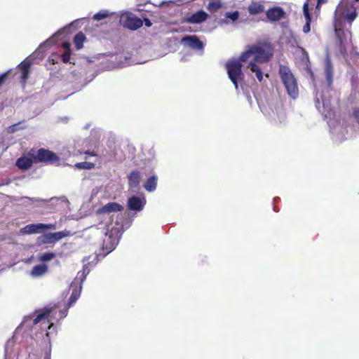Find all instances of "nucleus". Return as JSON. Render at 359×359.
<instances>
[{
    "mask_svg": "<svg viewBox=\"0 0 359 359\" xmlns=\"http://www.w3.org/2000/svg\"><path fill=\"white\" fill-rule=\"evenodd\" d=\"M274 48L271 42L267 41H258L248 46V50L241 55V60L247 61L254 56V62H268L273 55Z\"/></svg>",
    "mask_w": 359,
    "mask_h": 359,
    "instance_id": "1",
    "label": "nucleus"
},
{
    "mask_svg": "<svg viewBox=\"0 0 359 359\" xmlns=\"http://www.w3.org/2000/svg\"><path fill=\"white\" fill-rule=\"evenodd\" d=\"M278 74L287 90V94L292 98H296L299 94L297 79L291 69L285 65H280Z\"/></svg>",
    "mask_w": 359,
    "mask_h": 359,
    "instance_id": "2",
    "label": "nucleus"
},
{
    "mask_svg": "<svg viewBox=\"0 0 359 359\" xmlns=\"http://www.w3.org/2000/svg\"><path fill=\"white\" fill-rule=\"evenodd\" d=\"M242 62L241 56L238 60H229L225 64V67L228 74V76L231 81L233 83L236 89L238 88V83L244 79V74L242 72Z\"/></svg>",
    "mask_w": 359,
    "mask_h": 359,
    "instance_id": "3",
    "label": "nucleus"
},
{
    "mask_svg": "<svg viewBox=\"0 0 359 359\" xmlns=\"http://www.w3.org/2000/svg\"><path fill=\"white\" fill-rule=\"evenodd\" d=\"M348 7V4L346 1H342L337 6L334 12L335 20L334 25L337 22H339L341 23V29H344L342 25V20H346L349 24H351L358 15L355 9H353L350 11Z\"/></svg>",
    "mask_w": 359,
    "mask_h": 359,
    "instance_id": "4",
    "label": "nucleus"
},
{
    "mask_svg": "<svg viewBox=\"0 0 359 359\" xmlns=\"http://www.w3.org/2000/svg\"><path fill=\"white\" fill-rule=\"evenodd\" d=\"M334 31L337 38V48L339 52V54L347 61L348 53L347 46L348 45V37L351 35V33H346L344 29L341 28V23L337 22L334 24Z\"/></svg>",
    "mask_w": 359,
    "mask_h": 359,
    "instance_id": "5",
    "label": "nucleus"
},
{
    "mask_svg": "<svg viewBox=\"0 0 359 359\" xmlns=\"http://www.w3.org/2000/svg\"><path fill=\"white\" fill-rule=\"evenodd\" d=\"M34 161L35 163L55 164L59 163L60 158L53 151L41 148L34 154Z\"/></svg>",
    "mask_w": 359,
    "mask_h": 359,
    "instance_id": "6",
    "label": "nucleus"
},
{
    "mask_svg": "<svg viewBox=\"0 0 359 359\" xmlns=\"http://www.w3.org/2000/svg\"><path fill=\"white\" fill-rule=\"evenodd\" d=\"M120 24L128 29L136 30L143 25V21L135 15L130 12H126L120 16Z\"/></svg>",
    "mask_w": 359,
    "mask_h": 359,
    "instance_id": "7",
    "label": "nucleus"
},
{
    "mask_svg": "<svg viewBox=\"0 0 359 359\" xmlns=\"http://www.w3.org/2000/svg\"><path fill=\"white\" fill-rule=\"evenodd\" d=\"M119 230L118 228H111L105 233L103 238V248L111 251L118 244L119 238Z\"/></svg>",
    "mask_w": 359,
    "mask_h": 359,
    "instance_id": "8",
    "label": "nucleus"
},
{
    "mask_svg": "<svg viewBox=\"0 0 359 359\" xmlns=\"http://www.w3.org/2000/svg\"><path fill=\"white\" fill-rule=\"evenodd\" d=\"M48 229H55V225L53 224H31L26 225L25 227L21 229L20 231L23 234H32L40 233L44 230Z\"/></svg>",
    "mask_w": 359,
    "mask_h": 359,
    "instance_id": "9",
    "label": "nucleus"
},
{
    "mask_svg": "<svg viewBox=\"0 0 359 359\" xmlns=\"http://www.w3.org/2000/svg\"><path fill=\"white\" fill-rule=\"evenodd\" d=\"M181 42L193 50H203L204 48L203 43L196 35L185 36L182 39Z\"/></svg>",
    "mask_w": 359,
    "mask_h": 359,
    "instance_id": "10",
    "label": "nucleus"
},
{
    "mask_svg": "<svg viewBox=\"0 0 359 359\" xmlns=\"http://www.w3.org/2000/svg\"><path fill=\"white\" fill-rule=\"evenodd\" d=\"M208 18V14L203 10H199L191 15L184 18L183 22L190 24H201L205 22Z\"/></svg>",
    "mask_w": 359,
    "mask_h": 359,
    "instance_id": "11",
    "label": "nucleus"
},
{
    "mask_svg": "<svg viewBox=\"0 0 359 359\" xmlns=\"http://www.w3.org/2000/svg\"><path fill=\"white\" fill-rule=\"evenodd\" d=\"M266 15L270 22H276L285 17V12L281 7L275 6L267 10Z\"/></svg>",
    "mask_w": 359,
    "mask_h": 359,
    "instance_id": "12",
    "label": "nucleus"
},
{
    "mask_svg": "<svg viewBox=\"0 0 359 359\" xmlns=\"http://www.w3.org/2000/svg\"><path fill=\"white\" fill-rule=\"evenodd\" d=\"M324 72L327 83V86L329 88H331L333 83L334 69L331 62L330 56L328 53L326 55L325 59Z\"/></svg>",
    "mask_w": 359,
    "mask_h": 359,
    "instance_id": "13",
    "label": "nucleus"
},
{
    "mask_svg": "<svg viewBox=\"0 0 359 359\" xmlns=\"http://www.w3.org/2000/svg\"><path fill=\"white\" fill-rule=\"evenodd\" d=\"M123 210V207L116 202H109L97 210L98 214H105L111 212H120Z\"/></svg>",
    "mask_w": 359,
    "mask_h": 359,
    "instance_id": "14",
    "label": "nucleus"
},
{
    "mask_svg": "<svg viewBox=\"0 0 359 359\" xmlns=\"http://www.w3.org/2000/svg\"><path fill=\"white\" fill-rule=\"evenodd\" d=\"M28 156H29L30 157L22 156L19 158L16 161V165L20 170H28L32 167V164L34 163V154L29 152Z\"/></svg>",
    "mask_w": 359,
    "mask_h": 359,
    "instance_id": "15",
    "label": "nucleus"
},
{
    "mask_svg": "<svg viewBox=\"0 0 359 359\" xmlns=\"http://www.w3.org/2000/svg\"><path fill=\"white\" fill-rule=\"evenodd\" d=\"M145 203L137 196H132L128 201V207L131 210L140 211L143 209Z\"/></svg>",
    "mask_w": 359,
    "mask_h": 359,
    "instance_id": "16",
    "label": "nucleus"
},
{
    "mask_svg": "<svg viewBox=\"0 0 359 359\" xmlns=\"http://www.w3.org/2000/svg\"><path fill=\"white\" fill-rule=\"evenodd\" d=\"M309 0H307L303 5V13H304V15L305 16V18H306V23L303 27V32L305 34L309 33L311 30V14L309 13Z\"/></svg>",
    "mask_w": 359,
    "mask_h": 359,
    "instance_id": "17",
    "label": "nucleus"
},
{
    "mask_svg": "<svg viewBox=\"0 0 359 359\" xmlns=\"http://www.w3.org/2000/svg\"><path fill=\"white\" fill-rule=\"evenodd\" d=\"M248 11L250 15H258L264 12V6L262 1L253 0L248 6Z\"/></svg>",
    "mask_w": 359,
    "mask_h": 359,
    "instance_id": "18",
    "label": "nucleus"
},
{
    "mask_svg": "<svg viewBox=\"0 0 359 359\" xmlns=\"http://www.w3.org/2000/svg\"><path fill=\"white\" fill-rule=\"evenodd\" d=\"M128 186L130 188H137L140 183V172L138 170H133L128 177Z\"/></svg>",
    "mask_w": 359,
    "mask_h": 359,
    "instance_id": "19",
    "label": "nucleus"
},
{
    "mask_svg": "<svg viewBox=\"0 0 359 359\" xmlns=\"http://www.w3.org/2000/svg\"><path fill=\"white\" fill-rule=\"evenodd\" d=\"M48 266L45 264H39L35 265L31 272L30 275L34 278L42 276L48 271Z\"/></svg>",
    "mask_w": 359,
    "mask_h": 359,
    "instance_id": "20",
    "label": "nucleus"
},
{
    "mask_svg": "<svg viewBox=\"0 0 359 359\" xmlns=\"http://www.w3.org/2000/svg\"><path fill=\"white\" fill-rule=\"evenodd\" d=\"M30 67H31L30 62L26 61V60H24L19 65V68L22 73L21 79L23 82H25L29 77V72H30Z\"/></svg>",
    "mask_w": 359,
    "mask_h": 359,
    "instance_id": "21",
    "label": "nucleus"
},
{
    "mask_svg": "<svg viewBox=\"0 0 359 359\" xmlns=\"http://www.w3.org/2000/svg\"><path fill=\"white\" fill-rule=\"evenodd\" d=\"M157 185V177L153 175L149 177L144 184V188L149 192L154 191Z\"/></svg>",
    "mask_w": 359,
    "mask_h": 359,
    "instance_id": "22",
    "label": "nucleus"
},
{
    "mask_svg": "<svg viewBox=\"0 0 359 359\" xmlns=\"http://www.w3.org/2000/svg\"><path fill=\"white\" fill-rule=\"evenodd\" d=\"M248 67L252 72L255 73L258 81L262 82L263 80V72L262 69L254 61H251L249 63Z\"/></svg>",
    "mask_w": 359,
    "mask_h": 359,
    "instance_id": "23",
    "label": "nucleus"
},
{
    "mask_svg": "<svg viewBox=\"0 0 359 359\" xmlns=\"http://www.w3.org/2000/svg\"><path fill=\"white\" fill-rule=\"evenodd\" d=\"M222 7L221 0H212L207 6L208 11L211 13H215L220 10Z\"/></svg>",
    "mask_w": 359,
    "mask_h": 359,
    "instance_id": "24",
    "label": "nucleus"
},
{
    "mask_svg": "<svg viewBox=\"0 0 359 359\" xmlns=\"http://www.w3.org/2000/svg\"><path fill=\"white\" fill-rule=\"evenodd\" d=\"M86 40L85 34L80 32L77 33L74 37V43L76 50H80L83 46V42Z\"/></svg>",
    "mask_w": 359,
    "mask_h": 359,
    "instance_id": "25",
    "label": "nucleus"
},
{
    "mask_svg": "<svg viewBox=\"0 0 359 359\" xmlns=\"http://www.w3.org/2000/svg\"><path fill=\"white\" fill-rule=\"evenodd\" d=\"M50 235L51 237L53 238V241L56 243L64 238L72 236V233L69 231L65 229L61 231L50 233Z\"/></svg>",
    "mask_w": 359,
    "mask_h": 359,
    "instance_id": "26",
    "label": "nucleus"
},
{
    "mask_svg": "<svg viewBox=\"0 0 359 359\" xmlns=\"http://www.w3.org/2000/svg\"><path fill=\"white\" fill-rule=\"evenodd\" d=\"M74 167L80 170H90L95 168V163L90 162L76 163Z\"/></svg>",
    "mask_w": 359,
    "mask_h": 359,
    "instance_id": "27",
    "label": "nucleus"
},
{
    "mask_svg": "<svg viewBox=\"0 0 359 359\" xmlns=\"http://www.w3.org/2000/svg\"><path fill=\"white\" fill-rule=\"evenodd\" d=\"M50 310H46L45 311L39 313L36 316V317L33 320V324L36 325L42 320L48 319L49 315H50Z\"/></svg>",
    "mask_w": 359,
    "mask_h": 359,
    "instance_id": "28",
    "label": "nucleus"
},
{
    "mask_svg": "<svg viewBox=\"0 0 359 359\" xmlns=\"http://www.w3.org/2000/svg\"><path fill=\"white\" fill-rule=\"evenodd\" d=\"M79 296L80 292L77 290H73L67 302L68 307H70L73 304H74L79 299Z\"/></svg>",
    "mask_w": 359,
    "mask_h": 359,
    "instance_id": "29",
    "label": "nucleus"
},
{
    "mask_svg": "<svg viewBox=\"0 0 359 359\" xmlns=\"http://www.w3.org/2000/svg\"><path fill=\"white\" fill-rule=\"evenodd\" d=\"M109 15L110 14L107 11H101L94 15L93 19L95 20L100 21L101 20L108 18Z\"/></svg>",
    "mask_w": 359,
    "mask_h": 359,
    "instance_id": "30",
    "label": "nucleus"
},
{
    "mask_svg": "<svg viewBox=\"0 0 359 359\" xmlns=\"http://www.w3.org/2000/svg\"><path fill=\"white\" fill-rule=\"evenodd\" d=\"M55 257V254L53 252H46L41 255L40 260L42 262H48Z\"/></svg>",
    "mask_w": 359,
    "mask_h": 359,
    "instance_id": "31",
    "label": "nucleus"
},
{
    "mask_svg": "<svg viewBox=\"0 0 359 359\" xmlns=\"http://www.w3.org/2000/svg\"><path fill=\"white\" fill-rule=\"evenodd\" d=\"M20 123H15L13 125L10 126L7 128L8 133L13 134V133H15V132H17L18 130L23 129V128L20 127Z\"/></svg>",
    "mask_w": 359,
    "mask_h": 359,
    "instance_id": "32",
    "label": "nucleus"
},
{
    "mask_svg": "<svg viewBox=\"0 0 359 359\" xmlns=\"http://www.w3.org/2000/svg\"><path fill=\"white\" fill-rule=\"evenodd\" d=\"M226 17L232 20H236L239 17V13L238 11H234L231 13H226Z\"/></svg>",
    "mask_w": 359,
    "mask_h": 359,
    "instance_id": "33",
    "label": "nucleus"
},
{
    "mask_svg": "<svg viewBox=\"0 0 359 359\" xmlns=\"http://www.w3.org/2000/svg\"><path fill=\"white\" fill-rule=\"evenodd\" d=\"M71 52H65L60 57L62 62L67 63L70 60Z\"/></svg>",
    "mask_w": 359,
    "mask_h": 359,
    "instance_id": "34",
    "label": "nucleus"
},
{
    "mask_svg": "<svg viewBox=\"0 0 359 359\" xmlns=\"http://www.w3.org/2000/svg\"><path fill=\"white\" fill-rule=\"evenodd\" d=\"M43 243H55L53 238L51 237L50 233H46L43 236Z\"/></svg>",
    "mask_w": 359,
    "mask_h": 359,
    "instance_id": "35",
    "label": "nucleus"
},
{
    "mask_svg": "<svg viewBox=\"0 0 359 359\" xmlns=\"http://www.w3.org/2000/svg\"><path fill=\"white\" fill-rule=\"evenodd\" d=\"M9 74L10 71H8L5 73L0 74V87L6 82Z\"/></svg>",
    "mask_w": 359,
    "mask_h": 359,
    "instance_id": "36",
    "label": "nucleus"
},
{
    "mask_svg": "<svg viewBox=\"0 0 359 359\" xmlns=\"http://www.w3.org/2000/svg\"><path fill=\"white\" fill-rule=\"evenodd\" d=\"M62 47L65 49V52H71V49H70V47H71V44L69 42H63L62 44Z\"/></svg>",
    "mask_w": 359,
    "mask_h": 359,
    "instance_id": "37",
    "label": "nucleus"
},
{
    "mask_svg": "<svg viewBox=\"0 0 359 359\" xmlns=\"http://www.w3.org/2000/svg\"><path fill=\"white\" fill-rule=\"evenodd\" d=\"M353 116L359 122V109L356 108L353 110Z\"/></svg>",
    "mask_w": 359,
    "mask_h": 359,
    "instance_id": "38",
    "label": "nucleus"
},
{
    "mask_svg": "<svg viewBox=\"0 0 359 359\" xmlns=\"http://www.w3.org/2000/svg\"><path fill=\"white\" fill-rule=\"evenodd\" d=\"M57 55H52L49 58H48V61L53 64V65H55L56 63H57V60H55V58H53V57H56Z\"/></svg>",
    "mask_w": 359,
    "mask_h": 359,
    "instance_id": "39",
    "label": "nucleus"
},
{
    "mask_svg": "<svg viewBox=\"0 0 359 359\" xmlns=\"http://www.w3.org/2000/svg\"><path fill=\"white\" fill-rule=\"evenodd\" d=\"M69 307L67 305V308L65 309H63L60 311V318H64L67 316V310Z\"/></svg>",
    "mask_w": 359,
    "mask_h": 359,
    "instance_id": "40",
    "label": "nucleus"
},
{
    "mask_svg": "<svg viewBox=\"0 0 359 359\" xmlns=\"http://www.w3.org/2000/svg\"><path fill=\"white\" fill-rule=\"evenodd\" d=\"M142 21L144 22V25L147 27H150L152 25L151 20L148 18H144V20H142Z\"/></svg>",
    "mask_w": 359,
    "mask_h": 359,
    "instance_id": "41",
    "label": "nucleus"
},
{
    "mask_svg": "<svg viewBox=\"0 0 359 359\" xmlns=\"http://www.w3.org/2000/svg\"><path fill=\"white\" fill-rule=\"evenodd\" d=\"M85 154L89 155V156H97L96 153L95 151H87L85 152Z\"/></svg>",
    "mask_w": 359,
    "mask_h": 359,
    "instance_id": "42",
    "label": "nucleus"
},
{
    "mask_svg": "<svg viewBox=\"0 0 359 359\" xmlns=\"http://www.w3.org/2000/svg\"><path fill=\"white\" fill-rule=\"evenodd\" d=\"M43 359H50V353H46L45 354V356H44Z\"/></svg>",
    "mask_w": 359,
    "mask_h": 359,
    "instance_id": "43",
    "label": "nucleus"
},
{
    "mask_svg": "<svg viewBox=\"0 0 359 359\" xmlns=\"http://www.w3.org/2000/svg\"><path fill=\"white\" fill-rule=\"evenodd\" d=\"M52 325H53V323H50V325L48 326V328L50 329Z\"/></svg>",
    "mask_w": 359,
    "mask_h": 359,
    "instance_id": "44",
    "label": "nucleus"
},
{
    "mask_svg": "<svg viewBox=\"0 0 359 359\" xmlns=\"http://www.w3.org/2000/svg\"><path fill=\"white\" fill-rule=\"evenodd\" d=\"M320 1L321 0H318V4H319L320 3Z\"/></svg>",
    "mask_w": 359,
    "mask_h": 359,
    "instance_id": "45",
    "label": "nucleus"
},
{
    "mask_svg": "<svg viewBox=\"0 0 359 359\" xmlns=\"http://www.w3.org/2000/svg\"><path fill=\"white\" fill-rule=\"evenodd\" d=\"M355 1H359V0H355Z\"/></svg>",
    "mask_w": 359,
    "mask_h": 359,
    "instance_id": "46",
    "label": "nucleus"
}]
</instances>
